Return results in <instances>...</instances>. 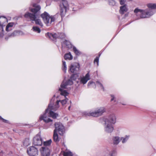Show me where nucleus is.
Returning a JSON list of instances; mask_svg holds the SVG:
<instances>
[{
	"label": "nucleus",
	"mask_w": 156,
	"mask_h": 156,
	"mask_svg": "<svg viewBox=\"0 0 156 156\" xmlns=\"http://www.w3.org/2000/svg\"><path fill=\"white\" fill-rule=\"evenodd\" d=\"M23 34L22 32L20 31H15L11 34L9 35V37H14L16 36L21 35Z\"/></svg>",
	"instance_id": "nucleus-21"
},
{
	"label": "nucleus",
	"mask_w": 156,
	"mask_h": 156,
	"mask_svg": "<svg viewBox=\"0 0 156 156\" xmlns=\"http://www.w3.org/2000/svg\"><path fill=\"white\" fill-rule=\"evenodd\" d=\"M2 151H1V150H0V155H1L2 154Z\"/></svg>",
	"instance_id": "nucleus-43"
},
{
	"label": "nucleus",
	"mask_w": 156,
	"mask_h": 156,
	"mask_svg": "<svg viewBox=\"0 0 156 156\" xmlns=\"http://www.w3.org/2000/svg\"><path fill=\"white\" fill-rule=\"evenodd\" d=\"M62 69L64 73H66L67 70V67L65 62L62 61Z\"/></svg>",
	"instance_id": "nucleus-31"
},
{
	"label": "nucleus",
	"mask_w": 156,
	"mask_h": 156,
	"mask_svg": "<svg viewBox=\"0 0 156 156\" xmlns=\"http://www.w3.org/2000/svg\"><path fill=\"white\" fill-rule=\"evenodd\" d=\"M33 8H30V11L33 13L27 12L24 15L26 19H30L31 20L34 21L36 24L41 27L43 26V24L40 19H38L40 15V10L41 9L40 6L36 4L33 5Z\"/></svg>",
	"instance_id": "nucleus-1"
},
{
	"label": "nucleus",
	"mask_w": 156,
	"mask_h": 156,
	"mask_svg": "<svg viewBox=\"0 0 156 156\" xmlns=\"http://www.w3.org/2000/svg\"><path fill=\"white\" fill-rule=\"evenodd\" d=\"M27 151L28 154L30 156H36L38 154L37 149L33 146H31L28 148Z\"/></svg>",
	"instance_id": "nucleus-11"
},
{
	"label": "nucleus",
	"mask_w": 156,
	"mask_h": 156,
	"mask_svg": "<svg viewBox=\"0 0 156 156\" xmlns=\"http://www.w3.org/2000/svg\"><path fill=\"white\" fill-rule=\"evenodd\" d=\"M121 5H124L126 2V0H119Z\"/></svg>",
	"instance_id": "nucleus-41"
},
{
	"label": "nucleus",
	"mask_w": 156,
	"mask_h": 156,
	"mask_svg": "<svg viewBox=\"0 0 156 156\" xmlns=\"http://www.w3.org/2000/svg\"><path fill=\"white\" fill-rule=\"evenodd\" d=\"M105 111V108L104 107H101L97 108L93 112L89 113L87 112H83V114L86 116H92L97 117L101 115Z\"/></svg>",
	"instance_id": "nucleus-7"
},
{
	"label": "nucleus",
	"mask_w": 156,
	"mask_h": 156,
	"mask_svg": "<svg viewBox=\"0 0 156 156\" xmlns=\"http://www.w3.org/2000/svg\"><path fill=\"white\" fill-rule=\"evenodd\" d=\"M40 151L43 156H49L50 153V150L48 147H42Z\"/></svg>",
	"instance_id": "nucleus-13"
},
{
	"label": "nucleus",
	"mask_w": 156,
	"mask_h": 156,
	"mask_svg": "<svg viewBox=\"0 0 156 156\" xmlns=\"http://www.w3.org/2000/svg\"><path fill=\"white\" fill-rule=\"evenodd\" d=\"M111 97L112 98L111 99V101H113L114 100L115 97L114 96V95H111Z\"/></svg>",
	"instance_id": "nucleus-42"
},
{
	"label": "nucleus",
	"mask_w": 156,
	"mask_h": 156,
	"mask_svg": "<svg viewBox=\"0 0 156 156\" xmlns=\"http://www.w3.org/2000/svg\"><path fill=\"white\" fill-rule=\"evenodd\" d=\"M123 105H126V104H123Z\"/></svg>",
	"instance_id": "nucleus-46"
},
{
	"label": "nucleus",
	"mask_w": 156,
	"mask_h": 156,
	"mask_svg": "<svg viewBox=\"0 0 156 156\" xmlns=\"http://www.w3.org/2000/svg\"><path fill=\"white\" fill-rule=\"evenodd\" d=\"M147 5L148 8L151 9H147L144 10L137 8L135 9L134 12L138 19L149 17L154 14L155 12L153 9H156V4L149 3Z\"/></svg>",
	"instance_id": "nucleus-2"
},
{
	"label": "nucleus",
	"mask_w": 156,
	"mask_h": 156,
	"mask_svg": "<svg viewBox=\"0 0 156 156\" xmlns=\"http://www.w3.org/2000/svg\"><path fill=\"white\" fill-rule=\"evenodd\" d=\"M94 84V85H95V83L92 81H89L88 83L87 86L88 87H89L91 85Z\"/></svg>",
	"instance_id": "nucleus-40"
},
{
	"label": "nucleus",
	"mask_w": 156,
	"mask_h": 156,
	"mask_svg": "<svg viewBox=\"0 0 156 156\" xmlns=\"http://www.w3.org/2000/svg\"><path fill=\"white\" fill-rule=\"evenodd\" d=\"M116 119L115 115L114 114L110 115L105 119L104 129L106 133H110L113 131L114 129L113 125L116 122Z\"/></svg>",
	"instance_id": "nucleus-3"
},
{
	"label": "nucleus",
	"mask_w": 156,
	"mask_h": 156,
	"mask_svg": "<svg viewBox=\"0 0 156 156\" xmlns=\"http://www.w3.org/2000/svg\"><path fill=\"white\" fill-rule=\"evenodd\" d=\"M0 119L2 120V121L5 123H9V121L8 120H5V119H3L1 116H0Z\"/></svg>",
	"instance_id": "nucleus-39"
},
{
	"label": "nucleus",
	"mask_w": 156,
	"mask_h": 156,
	"mask_svg": "<svg viewBox=\"0 0 156 156\" xmlns=\"http://www.w3.org/2000/svg\"><path fill=\"white\" fill-rule=\"evenodd\" d=\"M129 1H132V0H129Z\"/></svg>",
	"instance_id": "nucleus-47"
},
{
	"label": "nucleus",
	"mask_w": 156,
	"mask_h": 156,
	"mask_svg": "<svg viewBox=\"0 0 156 156\" xmlns=\"http://www.w3.org/2000/svg\"><path fill=\"white\" fill-rule=\"evenodd\" d=\"M127 10L128 9L126 7V5L124 4L120 7L119 12L120 14H123L125 12H126Z\"/></svg>",
	"instance_id": "nucleus-19"
},
{
	"label": "nucleus",
	"mask_w": 156,
	"mask_h": 156,
	"mask_svg": "<svg viewBox=\"0 0 156 156\" xmlns=\"http://www.w3.org/2000/svg\"><path fill=\"white\" fill-rule=\"evenodd\" d=\"M129 137V136L126 135L124 137H121L120 140H121L122 143L124 144L128 140Z\"/></svg>",
	"instance_id": "nucleus-25"
},
{
	"label": "nucleus",
	"mask_w": 156,
	"mask_h": 156,
	"mask_svg": "<svg viewBox=\"0 0 156 156\" xmlns=\"http://www.w3.org/2000/svg\"><path fill=\"white\" fill-rule=\"evenodd\" d=\"M64 58L65 59L71 60L73 59V56L70 53L66 54Z\"/></svg>",
	"instance_id": "nucleus-28"
},
{
	"label": "nucleus",
	"mask_w": 156,
	"mask_h": 156,
	"mask_svg": "<svg viewBox=\"0 0 156 156\" xmlns=\"http://www.w3.org/2000/svg\"><path fill=\"white\" fill-rule=\"evenodd\" d=\"M53 138L54 141L56 142H58L59 141L57 133L54 132Z\"/></svg>",
	"instance_id": "nucleus-22"
},
{
	"label": "nucleus",
	"mask_w": 156,
	"mask_h": 156,
	"mask_svg": "<svg viewBox=\"0 0 156 156\" xmlns=\"http://www.w3.org/2000/svg\"><path fill=\"white\" fill-rule=\"evenodd\" d=\"M63 44H64L68 48H70L72 47V45L70 42L67 40L64 41Z\"/></svg>",
	"instance_id": "nucleus-27"
},
{
	"label": "nucleus",
	"mask_w": 156,
	"mask_h": 156,
	"mask_svg": "<svg viewBox=\"0 0 156 156\" xmlns=\"http://www.w3.org/2000/svg\"><path fill=\"white\" fill-rule=\"evenodd\" d=\"M45 36L47 37L55 42L56 41V39L58 38V34L56 33H48L45 34Z\"/></svg>",
	"instance_id": "nucleus-15"
},
{
	"label": "nucleus",
	"mask_w": 156,
	"mask_h": 156,
	"mask_svg": "<svg viewBox=\"0 0 156 156\" xmlns=\"http://www.w3.org/2000/svg\"><path fill=\"white\" fill-rule=\"evenodd\" d=\"M101 55V54H100L99 55V56L96 57L94 61V64L96 63L97 64V66H98L99 65V57Z\"/></svg>",
	"instance_id": "nucleus-36"
},
{
	"label": "nucleus",
	"mask_w": 156,
	"mask_h": 156,
	"mask_svg": "<svg viewBox=\"0 0 156 156\" xmlns=\"http://www.w3.org/2000/svg\"><path fill=\"white\" fill-rule=\"evenodd\" d=\"M40 1V0H39L38 1H37V2H39Z\"/></svg>",
	"instance_id": "nucleus-45"
},
{
	"label": "nucleus",
	"mask_w": 156,
	"mask_h": 156,
	"mask_svg": "<svg viewBox=\"0 0 156 156\" xmlns=\"http://www.w3.org/2000/svg\"><path fill=\"white\" fill-rule=\"evenodd\" d=\"M3 27L0 24V37H3L4 35Z\"/></svg>",
	"instance_id": "nucleus-33"
},
{
	"label": "nucleus",
	"mask_w": 156,
	"mask_h": 156,
	"mask_svg": "<svg viewBox=\"0 0 156 156\" xmlns=\"http://www.w3.org/2000/svg\"><path fill=\"white\" fill-rule=\"evenodd\" d=\"M41 17L47 26H49L55 20V18L53 16H50L47 12H44L41 15Z\"/></svg>",
	"instance_id": "nucleus-8"
},
{
	"label": "nucleus",
	"mask_w": 156,
	"mask_h": 156,
	"mask_svg": "<svg viewBox=\"0 0 156 156\" xmlns=\"http://www.w3.org/2000/svg\"><path fill=\"white\" fill-rule=\"evenodd\" d=\"M73 50L74 53L76 55H79L80 54L81 52L79 51L75 47H73Z\"/></svg>",
	"instance_id": "nucleus-34"
},
{
	"label": "nucleus",
	"mask_w": 156,
	"mask_h": 156,
	"mask_svg": "<svg viewBox=\"0 0 156 156\" xmlns=\"http://www.w3.org/2000/svg\"><path fill=\"white\" fill-rule=\"evenodd\" d=\"M33 144L35 146H40L42 144V139L39 135H36L34 138Z\"/></svg>",
	"instance_id": "nucleus-12"
},
{
	"label": "nucleus",
	"mask_w": 156,
	"mask_h": 156,
	"mask_svg": "<svg viewBox=\"0 0 156 156\" xmlns=\"http://www.w3.org/2000/svg\"><path fill=\"white\" fill-rule=\"evenodd\" d=\"M52 142L51 140L50 139L44 142V146L43 147H48Z\"/></svg>",
	"instance_id": "nucleus-26"
},
{
	"label": "nucleus",
	"mask_w": 156,
	"mask_h": 156,
	"mask_svg": "<svg viewBox=\"0 0 156 156\" xmlns=\"http://www.w3.org/2000/svg\"><path fill=\"white\" fill-rule=\"evenodd\" d=\"M48 109H46L45 113L41 115L39 117L40 121L43 120L45 124L44 125V128L48 129L50 128L53 125V120L47 117Z\"/></svg>",
	"instance_id": "nucleus-6"
},
{
	"label": "nucleus",
	"mask_w": 156,
	"mask_h": 156,
	"mask_svg": "<svg viewBox=\"0 0 156 156\" xmlns=\"http://www.w3.org/2000/svg\"><path fill=\"white\" fill-rule=\"evenodd\" d=\"M120 140V139L119 136H114L112 138V143L114 145H117L118 144Z\"/></svg>",
	"instance_id": "nucleus-18"
},
{
	"label": "nucleus",
	"mask_w": 156,
	"mask_h": 156,
	"mask_svg": "<svg viewBox=\"0 0 156 156\" xmlns=\"http://www.w3.org/2000/svg\"><path fill=\"white\" fill-rule=\"evenodd\" d=\"M64 156H72V153L69 151L66 150L63 152Z\"/></svg>",
	"instance_id": "nucleus-29"
},
{
	"label": "nucleus",
	"mask_w": 156,
	"mask_h": 156,
	"mask_svg": "<svg viewBox=\"0 0 156 156\" xmlns=\"http://www.w3.org/2000/svg\"><path fill=\"white\" fill-rule=\"evenodd\" d=\"M14 23L13 22L9 23L6 26L5 30L7 32H9L12 30V28L14 25Z\"/></svg>",
	"instance_id": "nucleus-20"
},
{
	"label": "nucleus",
	"mask_w": 156,
	"mask_h": 156,
	"mask_svg": "<svg viewBox=\"0 0 156 156\" xmlns=\"http://www.w3.org/2000/svg\"><path fill=\"white\" fill-rule=\"evenodd\" d=\"M116 152L115 150H113L111 151L110 152V155L111 156H116Z\"/></svg>",
	"instance_id": "nucleus-38"
},
{
	"label": "nucleus",
	"mask_w": 156,
	"mask_h": 156,
	"mask_svg": "<svg viewBox=\"0 0 156 156\" xmlns=\"http://www.w3.org/2000/svg\"><path fill=\"white\" fill-rule=\"evenodd\" d=\"M96 83L97 84V86L98 87H100L101 89H102L103 91H104L105 89L102 84H101L99 81H97Z\"/></svg>",
	"instance_id": "nucleus-35"
},
{
	"label": "nucleus",
	"mask_w": 156,
	"mask_h": 156,
	"mask_svg": "<svg viewBox=\"0 0 156 156\" xmlns=\"http://www.w3.org/2000/svg\"><path fill=\"white\" fill-rule=\"evenodd\" d=\"M90 79V76L89 74V72H88L85 76L80 77V83L84 84Z\"/></svg>",
	"instance_id": "nucleus-14"
},
{
	"label": "nucleus",
	"mask_w": 156,
	"mask_h": 156,
	"mask_svg": "<svg viewBox=\"0 0 156 156\" xmlns=\"http://www.w3.org/2000/svg\"><path fill=\"white\" fill-rule=\"evenodd\" d=\"M108 2L109 5L112 6H114L115 5L116 2L113 0H108Z\"/></svg>",
	"instance_id": "nucleus-37"
},
{
	"label": "nucleus",
	"mask_w": 156,
	"mask_h": 156,
	"mask_svg": "<svg viewBox=\"0 0 156 156\" xmlns=\"http://www.w3.org/2000/svg\"><path fill=\"white\" fill-rule=\"evenodd\" d=\"M32 30L33 31L37 33H40L41 32L40 29L37 27H33L32 28Z\"/></svg>",
	"instance_id": "nucleus-32"
},
{
	"label": "nucleus",
	"mask_w": 156,
	"mask_h": 156,
	"mask_svg": "<svg viewBox=\"0 0 156 156\" xmlns=\"http://www.w3.org/2000/svg\"><path fill=\"white\" fill-rule=\"evenodd\" d=\"M60 94H61V95L63 96L64 97L65 99H63V100H59V102L60 101L62 105H64L66 103L67 101H68L69 99H68L66 97V96H65L63 95H62L61 93H60ZM57 101H58V100H57L56 102Z\"/></svg>",
	"instance_id": "nucleus-24"
},
{
	"label": "nucleus",
	"mask_w": 156,
	"mask_h": 156,
	"mask_svg": "<svg viewBox=\"0 0 156 156\" xmlns=\"http://www.w3.org/2000/svg\"><path fill=\"white\" fill-rule=\"evenodd\" d=\"M55 1H60V15L62 17L64 16L68 8V4L66 0H54Z\"/></svg>",
	"instance_id": "nucleus-9"
},
{
	"label": "nucleus",
	"mask_w": 156,
	"mask_h": 156,
	"mask_svg": "<svg viewBox=\"0 0 156 156\" xmlns=\"http://www.w3.org/2000/svg\"><path fill=\"white\" fill-rule=\"evenodd\" d=\"M58 38L63 39L65 37L66 35L63 33H58Z\"/></svg>",
	"instance_id": "nucleus-30"
},
{
	"label": "nucleus",
	"mask_w": 156,
	"mask_h": 156,
	"mask_svg": "<svg viewBox=\"0 0 156 156\" xmlns=\"http://www.w3.org/2000/svg\"><path fill=\"white\" fill-rule=\"evenodd\" d=\"M74 75H72L70 77V79H69L66 83H64V81H63L61 84V87L59 89V90L60 91L62 95L65 96L68 95L69 93L65 89L66 88L67 85H71L73 84V80H75L76 79V78H74Z\"/></svg>",
	"instance_id": "nucleus-5"
},
{
	"label": "nucleus",
	"mask_w": 156,
	"mask_h": 156,
	"mask_svg": "<svg viewBox=\"0 0 156 156\" xmlns=\"http://www.w3.org/2000/svg\"><path fill=\"white\" fill-rule=\"evenodd\" d=\"M79 66L72 64L69 67V71L71 73H76L79 69Z\"/></svg>",
	"instance_id": "nucleus-16"
},
{
	"label": "nucleus",
	"mask_w": 156,
	"mask_h": 156,
	"mask_svg": "<svg viewBox=\"0 0 156 156\" xmlns=\"http://www.w3.org/2000/svg\"><path fill=\"white\" fill-rule=\"evenodd\" d=\"M54 125L55 129L54 132H58L59 134L62 135L65 132V128L62 124L59 122H55Z\"/></svg>",
	"instance_id": "nucleus-10"
},
{
	"label": "nucleus",
	"mask_w": 156,
	"mask_h": 156,
	"mask_svg": "<svg viewBox=\"0 0 156 156\" xmlns=\"http://www.w3.org/2000/svg\"><path fill=\"white\" fill-rule=\"evenodd\" d=\"M30 144V141L29 138H26L23 142V144L25 147H27Z\"/></svg>",
	"instance_id": "nucleus-23"
},
{
	"label": "nucleus",
	"mask_w": 156,
	"mask_h": 156,
	"mask_svg": "<svg viewBox=\"0 0 156 156\" xmlns=\"http://www.w3.org/2000/svg\"><path fill=\"white\" fill-rule=\"evenodd\" d=\"M55 95H54L51 100L50 103L49 104L48 109L47 112L49 111V116L53 119H56L58 116V114L52 111H56L59 107V101H57L54 104L53 102L55 99Z\"/></svg>",
	"instance_id": "nucleus-4"
},
{
	"label": "nucleus",
	"mask_w": 156,
	"mask_h": 156,
	"mask_svg": "<svg viewBox=\"0 0 156 156\" xmlns=\"http://www.w3.org/2000/svg\"><path fill=\"white\" fill-rule=\"evenodd\" d=\"M7 22V19L3 16L0 17V24L3 27L5 26V24Z\"/></svg>",
	"instance_id": "nucleus-17"
},
{
	"label": "nucleus",
	"mask_w": 156,
	"mask_h": 156,
	"mask_svg": "<svg viewBox=\"0 0 156 156\" xmlns=\"http://www.w3.org/2000/svg\"><path fill=\"white\" fill-rule=\"evenodd\" d=\"M70 106H69V108H68V109H69V110H70Z\"/></svg>",
	"instance_id": "nucleus-44"
}]
</instances>
